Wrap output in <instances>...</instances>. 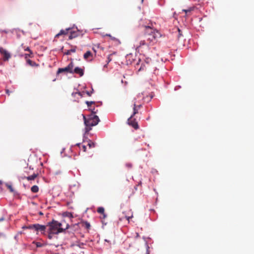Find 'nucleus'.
<instances>
[{
    "mask_svg": "<svg viewBox=\"0 0 254 254\" xmlns=\"http://www.w3.org/2000/svg\"><path fill=\"white\" fill-rule=\"evenodd\" d=\"M69 192V196L70 197H72L74 195V193L72 191H68Z\"/></svg>",
    "mask_w": 254,
    "mask_h": 254,
    "instance_id": "e433bc0d",
    "label": "nucleus"
},
{
    "mask_svg": "<svg viewBox=\"0 0 254 254\" xmlns=\"http://www.w3.org/2000/svg\"><path fill=\"white\" fill-rule=\"evenodd\" d=\"M106 36L109 37L112 40L118 42V44H121V42L118 39L112 36L110 34H107Z\"/></svg>",
    "mask_w": 254,
    "mask_h": 254,
    "instance_id": "a211bd4d",
    "label": "nucleus"
},
{
    "mask_svg": "<svg viewBox=\"0 0 254 254\" xmlns=\"http://www.w3.org/2000/svg\"><path fill=\"white\" fill-rule=\"evenodd\" d=\"M90 110H91V114L95 115L97 113V111H95V108L93 109L90 108Z\"/></svg>",
    "mask_w": 254,
    "mask_h": 254,
    "instance_id": "f704fd0d",
    "label": "nucleus"
},
{
    "mask_svg": "<svg viewBox=\"0 0 254 254\" xmlns=\"http://www.w3.org/2000/svg\"><path fill=\"white\" fill-rule=\"evenodd\" d=\"M82 149L83 150V151L84 152H85L86 151V147L85 145H83L82 146Z\"/></svg>",
    "mask_w": 254,
    "mask_h": 254,
    "instance_id": "4c0bfd02",
    "label": "nucleus"
},
{
    "mask_svg": "<svg viewBox=\"0 0 254 254\" xmlns=\"http://www.w3.org/2000/svg\"><path fill=\"white\" fill-rule=\"evenodd\" d=\"M48 237L49 239H52V238H53V235L54 234H53L52 233H50V231L48 230Z\"/></svg>",
    "mask_w": 254,
    "mask_h": 254,
    "instance_id": "c756f323",
    "label": "nucleus"
},
{
    "mask_svg": "<svg viewBox=\"0 0 254 254\" xmlns=\"http://www.w3.org/2000/svg\"><path fill=\"white\" fill-rule=\"evenodd\" d=\"M0 53L2 56V58L4 61H8L10 58V54L1 47L0 48Z\"/></svg>",
    "mask_w": 254,
    "mask_h": 254,
    "instance_id": "0eeeda50",
    "label": "nucleus"
},
{
    "mask_svg": "<svg viewBox=\"0 0 254 254\" xmlns=\"http://www.w3.org/2000/svg\"><path fill=\"white\" fill-rule=\"evenodd\" d=\"M148 249H149V247L148 245H147V253L146 254H149V252L148 251Z\"/></svg>",
    "mask_w": 254,
    "mask_h": 254,
    "instance_id": "a19ab883",
    "label": "nucleus"
},
{
    "mask_svg": "<svg viewBox=\"0 0 254 254\" xmlns=\"http://www.w3.org/2000/svg\"><path fill=\"white\" fill-rule=\"evenodd\" d=\"M146 64L144 63L141 64L140 67L139 68L138 71L144 70L146 69Z\"/></svg>",
    "mask_w": 254,
    "mask_h": 254,
    "instance_id": "4be33fe9",
    "label": "nucleus"
},
{
    "mask_svg": "<svg viewBox=\"0 0 254 254\" xmlns=\"http://www.w3.org/2000/svg\"><path fill=\"white\" fill-rule=\"evenodd\" d=\"M38 190V187L36 185L33 186L31 189V190Z\"/></svg>",
    "mask_w": 254,
    "mask_h": 254,
    "instance_id": "c85d7f7f",
    "label": "nucleus"
},
{
    "mask_svg": "<svg viewBox=\"0 0 254 254\" xmlns=\"http://www.w3.org/2000/svg\"><path fill=\"white\" fill-rule=\"evenodd\" d=\"M86 93H87V94L88 96H91V95L92 92H91V93H90V92H86Z\"/></svg>",
    "mask_w": 254,
    "mask_h": 254,
    "instance_id": "37998d69",
    "label": "nucleus"
},
{
    "mask_svg": "<svg viewBox=\"0 0 254 254\" xmlns=\"http://www.w3.org/2000/svg\"><path fill=\"white\" fill-rule=\"evenodd\" d=\"M68 33H69V35L68 37V39L69 40H71L73 38H75L79 35V32L78 31H72L70 28V30L68 32Z\"/></svg>",
    "mask_w": 254,
    "mask_h": 254,
    "instance_id": "9d476101",
    "label": "nucleus"
},
{
    "mask_svg": "<svg viewBox=\"0 0 254 254\" xmlns=\"http://www.w3.org/2000/svg\"><path fill=\"white\" fill-rule=\"evenodd\" d=\"M83 57L85 60H87L90 57H92V54L88 51L84 54Z\"/></svg>",
    "mask_w": 254,
    "mask_h": 254,
    "instance_id": "f3484780",
    "label": "nucleus"
},
{
    "mask_svg": "<svg viewBox=\"0 0 254 254\" xmlns=\"http://www.w3.org/2000/svg\"><path fill=\"white\" fill-rule=\"evenodd\" d=\"M37 176V175L36 174H34L31 176H29L27 177V179L28 180H34Z\"/></svg>",
    "mask_w": 254,
    "mask_h": 254,
    "instance_id": "6ab92c4d",
    "label": "nucleus"
},
{
    "mask_svg": "<svg viewBox=\"0 0 254 254\" xmlns=\"http://www.w3.org/2000/svg\"><path fill=\"white\" fill-rule=\"evenodd\" d=\"M33 244H34L36 247L38 248L42 247L43 246V244L40 242H34Z\"/></svg>",
    "mask_w": 254,
    "mask_h": 254,
    "instance_id": "a878e982",
    "label": "nucleus"
},
{
    "mask_svg": "<svg viewBox=\"0 0 254 254\" xmlns=\"http://www.w3.org/2000/svg\"><path fill=\"white\" fill-rule=\"evenodd\" d=\"M177 31L178 32V40H180L182 37H183V36L182 31L179 28H177Z\"/></svg>",
    "mask_w": 254,
    "mask_h": 254,
    "instance_id": "aec40b11",
    "label": "nucleus"
},
{
    "mask_svg": "<svg viewBox=\"0 0 254 254\" xmlns=\"http://www.w3.org/2000/svg\"><path fill=\"white\" fill-rule=\"evenodd\" d=\"M87 145L89 147V148H92L95 147V143L90 140L89 142L88 143Z\"/></svg>",
    "mask_w": 254,
    "mask_h": 254,
    "instance_id": "393cba45",
    "label": "nucleus"
},
{
    "mask_svg": "<svg viewBox=\"0 0 254 254\" xmlns=\"http://www.w3.org/2000/svg\"><path fill=\"white\" fill-rule=\"evenodd\" d=\"M133 114L132 115L130 116V117H133L134 116H135L136 114H138V109L137 108V107H136V102H134V103H133Z\"/></svg>",
    "mask_w": 254,
    "mask_h": 254,
    "instance_id": "dca6fc26",
    "label": "nucleus"
},
{
    "mask_svg": "<svg viewBox=\"0 0 254 254\" xmlns=\"http://www.w3.org/2000/svg\"><path fill=\"white\" fill-rule=\"evenodd\" d=\"M160 37L161 34L157 30L150 26H145L144 38L149 41V43Z\"/></svg>",
    "mask_w": 254,
    "mask_h": 254,
    "instance_id": "7ed1b4c3",
    "label": "nucleus"
},
{
    "mask_svg": "<svg viewBox=\"0 0 254 254\" xmlns=\"http://www.w3.org/2000/svg\"><path fill=\"white\" fill-rule=\"evenodd\" d=\"M136 50L138 52H142L143 49H148L149 47L148 43H147L145 39H141L138 37L136 40Z\"/></svg>",
    "mask_w": 254,
    "mask_h": 254,
    "instance_id": "20e7f679",
    "label": "nucleus"
},
{
    "mask_svg": "<svg viewBox=\"0 0 254 254\" xmlns=\"http://www.w3.org/2000/svg\"><path fill=\"white\" fill-rule=\"evenodd\" d=\"M34 227H35V231L37 232H40L42 234H45L46 229L47 226L42 225L39 224H35Z\"/></svg>",
    "mask_w": 254,
    "mask_h": 254,
    "instance_id": "423d86ee",
    "label": "nucleus"
},
{
    "mask_svg": "<svg viewBox=\"0 0 254 254\" xmlns=\"http://www.w3.org/2000/svg\"><path fill=\"white\" fill-rule=\"evenodd\" d=\"M26 62L30 66H36V67H37L39 66V64H36L35 62L32 61V60H30L29 59H27L26 60Z\"/></svg>",
    "mask_w": 254,
    "mask_h": 254,
    "instance_id": "2eb2a0df",
    "label": "nucleus"
},
{
    "mask_svg": "<svg viewBox=\"0 0 254 254\" xmlns=\"http://www.w3.org/2000/svg\"><path fill=\"white\" fill-rule=\"evenodd\" d=\"M136 107H137V108L139 110L142 107V105L140 104V105H136Z\"/></svg>",
    "mask_w": 254,
    "mask_h": 254,
    "instance_id": "58836bf2",
    "label": "nucleus"
},
{
    "mask_svg": "<svg viewBox=\"0 0 254 254\" xmlns=\"http://www.w3.org/2000/svg\"><path fill=\"white\" fill-rule=\"evenodd\" d=\"M24 51H28L29 53H30V54H33V52L30 50L29 47H28L24 49Z\"/></svg>",
    "mask_w": 254,
    "mask_h": 254,
    "instance_id": "72a5a7b5",
    "label": "nucleus"
},
{
    "mask_svg": "<svg viewBox=\"0 0 254 254\" xmlns=\"http://www.w3.org/2000/svg\"><path fill=\"white\" fill-rule=\"evenodd\" d=\"M76 46H72V48L70 50H65L64 54L66 55H69L71 53H75L76 52Z\"/></svg>",
    "mask_w": 254,
    "mask_h": 254,
    "instance_id": "4468645a",
    "label": "nucleus"
},
{
    "mask_svg": "<svg viewBox=\"0 0 254 254\" xmlns=\"http://www.w3.org/2000/svg\"><path fill=\"white\" fill-rule=\"evenodd\" d=\"M143 0H141V2H143Z\"/></svg>",
    "mask_w": 254,
    "mask_h": 254,
    "instance_id": "3c124183",
    "label": "nucleus"
},
{
    "mask_svg": "<svg viewBox=\"0 0 254 254\" xmlns=\"http://www.w3.org/2000/svg\"><path fill=\"white\" fill-rule=\"evenodd\" d=\"M4 220V218L3 217L0 218V222L3 221Z\"/></svg>",
    "mask_w": 254,
    "mask_h": 254,
    "instance_id": "79ce46f5",
    "label": "nucleus"
},
{
    "mask_svg": "<svg viewBox=\"0 0 254 254\" xmlns=\"http://www.w3.org/2000/svg\"><path fill=\"white\" fill-rule=\"evenodd\" d=\"M82 116L85 126V130L86 133H88L92 129V127L97 125L100 122L99 117L96 115L91 114L87 118L84 115H82Z\"/></svg>",
    "mask_w": 254,
    "mask_h": 254,
    "instance_id": "f257e3e1",
    "label": "nucleus"
},
{
    "mask_svg": "<svg viewBox=\"0 0 254 254\" xmlns=\"http://www.w3.org/2000/svg\"><path fill=\"white\" fill-rule=\"evenodd\" d=\"M131 166V165H128V167H130Z\"/></svg>",
    "mask_w": 254,
    "mask_h": 254,
    "instance_id": "09e8293b",
    "label": "nucleus"
},
{
    "mask_svg": "<svg viewBox=\"0 0 254 254\" xmlns=\"http://www.w3.org/2000/svg\"><path fill=\"white\" fill-rule=\"evenodd\" d=\"M63 225V223H60L57 221L53 220L52 222L48 223L47 226L49 227L48 230L50 231V233L58 234L64 232L65 229H68L69 227V225L66 224L65 228H63L61 227Z\"/></svg>",
    "mask_w": 254,
    "mask_h": 254,
    "instance_id": "f03ea898",
    "label": "nucleus"
},
{
    "mask_svg": "<svg viewBox=\"0 0 254 254\" xmlns=\"http://www.w3.org/2000/svg\"><path fill=\"white\" fill-rule=\"evenodd\" d=\"M76 95H78V96L80 97H82V94L80 92H76L72 93V96L74 97H75Z\"/></svg>",
    "mask_w": 254,
    "mask_h": 254,
    "instance_id": "b1692460",
    "label": "nucleus"
},
{
    "mask_svg": "<svg viewBox=\"0 0 254 254\" xmlns=\"http://www.w3.org/2000/svg\"><path fill=\"white\" fill-rule=\"evenodd\" d=\"M128 124L136 129L138 128V125L135 119H133V117H130L127 120Z\"/></svg>",
    "mask_w": 254,
    "mask_h": 254,
    "instance_id": "6e6552de",
    "label": "nucleus"
},
{
    "mask_svg": "<svg viewBox=\"0 0 254 254\" xmlns=\"http://www.w3.org/2000/svg\"><path fill=\"white\" fill-rule=\"evenodd\" d=\"M97 211L100 214H104V208L102 207H99L98 208Z\"/></svg>",
    "mask_w": 254,
    "mask_h": 254,
    "instance_id": "412c9836",
    "label": "nucleus"
},
{
    "mask_svg": "<svg viewBox=\"0 0 254 254\" xmlns=\"http://www.w3.org/2000/svg\"><path fill=\"white\" fill-rule=\"evenodd\" d=\"M2 236V234H0V237Z\"/></svg>",
    "mask_w": 254,
    "mask_h": 254,
    "instance_id": "8fccbe9b",
    "label": "nucleus"
},
{
    "mask_svg": "<svg viewBox=\"0 0 254 254\" xmlns=\"http://www.w3.org/2000/svg\"><path fill=\"white\" fill-rule=\"evenodd\" d=\"M33 54H30V53H29V54H25L24 55V57H25V59H26V60H27V58L28 57H31L32 56Z\"/></svg>",
    "mask_w": 254,
    "mask_h": 254,
    "instance_id": "7c9ffc66",
    "label": "nucleus"
},
{
    "mask_svg": "<svg viewBox=\"0 0 254 254\" xmlns=\"http://www.w3.org/2000/svg\"><path fill=\"white\" fill-rule=\"evenodd\" d=\"M151 60L150 59L147 58L144 63L145 64H146V65H148L151 62Z\"/></svg>",
    "mask_w": 254,
    "mask_h": 254,
    "instance_id": "cd10ccee",
    "label": "nucleus"
},
{
    "mask_svg": "<svg viewBox=\"0 0 254 254\" xmlns=\"http://www.w3.org/2000/svg\"><path fill=\"white\" fill-rule=\"evenodd\" d=\"M26 227H27V226H23L22 229H27Z\"/></svg>",
    "mask_w": 254,
    "mask_h": 254,
    "instance_id": "a18cd8bd",
    "label": "nucleus"
},
{
    "mask_svg": "<svg viewBox=\"0 0 254 254\" xmlns=\"http://www.w3.org/2000/svg\"><path fill=\"white\" fill-rule=\"evenodd\" d=\"M73 64L72 62H70L69 64L64 68H60L58 69L57 71V73H60L63 72H66L70 73H73Z\"/></svg>",
    "mask_w": 254,
    "mask_h": 254,
    "instance_id": "39448f33",
    "label": "nucleus"
},
{
    "mask_svg": "<svg viewBox=\"0 0 254 254\" xmlns=\"http://www.w3.org/2000/svg\"><path fill=\"white\" fill-rule=\"evenodd\" d=\"M142 95V93L141 94H139L138 95H137V97H141V95Z\"/></svg>",
    "mask_w": 254,
    "mask_h": 254,
    "instance_id": "c03bdc74",
    "label": "nucleus"
},
{
    "mask_svg": "<svg viewBox=\"0 0 254 254\" xmlns=\"http://www.w3.org/2000/svg\"><path fill=\"white\" fill-rule=\"evenodd\" d=\"M86 104L88 107H91V105L95 103V102L93 101H86Z\"/></svg>",
    "mask_w": 254,
    "mask_h": 254,
    "instance_id": "bb28decb",
    "label": "nucleus"
},
{
    "mask_svg": "<svg viewBox=\"0 0 254 254\" xmlns=\"http://www.w3.org/2000/svg\"><path fill=\"white\" fill-rule=\"evenodd\" d=\"M111 55H109L108 57V62H107V64H108L109 63H110L111 60H112V59L111 58Z\"/></svg>",
    "mask_w": 254,
    "mask_h": 254,
    "instance_id": "c9c22d12",
    "label": "nucleus"
},
{
    "mask_svg": "<svg viewBox=\"0 0 254 254\" xmlns=\"http://www.w3.org/2000/svg\"><path fill=\"white\" fill-rule=\"evenodd\" d=\"M73 73L78 74L80 76H82L84 74L83 69L79 67H76L74 70H73Z\"/></svg>",
    "mask_w": 254,
    "mask_h": 254,
    "instance_id": "ddd939ff",
    "label": "nucleus"
},
{
    "mask_svg": "<svg viewBox=\"0 0 254 254\" xmlns=\"http://www.w3.org/2000/svg\"><path fill=\"white\" fill-rule=\"evenodd\" d=\"M76 145H78V146H79L80 145V143H77Z\"/></svg>",
    "mask_w": 254,
    "mask_h": 254,
    "instance_id": "de8ad7c7",
    "label": "nucleus"
},
{
    "mask_svg": "<svg viewBox=\"0 0 254 254\" xmlns=\"http://www.w3.org/2000/svg\"><path fill=\"white\" fill-rule=\"evenodd\" d=\"M123 213L125 214V217L128 221H129V219L133 217V213L131 209L124 212Z\"/></svg>",
    "mask_w": 254,
    "mask_h": 254,
    "instance_id": "9b49d317",
    "label": "nucleus"
},
{
    "mask_svg": "<svg viewBox=\"0 0 254 254\" xmlns=\"http://www.w3.org/2000/svg\"><path fill=\"white\" fill-rule=\"evenodd\" d=\"M192 10V8H190L189 9H187V10L186 9H183V11L185 12L186 13H187L188 12H190Z\"/></svg>",
    "mask_w": 254,
    "mask_h": 254,
    "instance_id": "473e14b6",
    "label": "nucleus"
},
{
    "mask_svg": "<svg viewBox=\"0 0 254 254\" xmlns=\"http://www.w3.org/2000/svg\"><path fill=\"white\" fill-rule=\"evenodd\" d=\"M83 226L87 229H89L90 228V224L88 222H85L83 223Z\"/></svg>",
    "mask_w": 254,
    "mask_h": 254,
    "instance_id": "5701e85b",
    "label": "nucleus"
},
{
    "mask_svg": "<svg viewBox=\"0 0 254 254\" xmlns=\"http://www.w3.org/2000/svg\"><path fill=\"white\" fill-rule=\"evenodd\" d=\"M0 189L1 190L8 189L9 190H13L11 184L3 183L0 181Z\"/></svg>",
    "mask_w": 254,
    "mask_h": 254,
    "instance_id": "1a4fd4ad",
    "label": "nucleus"
},
{
    "mask_svg": "<svg viewBox=\"0 0 254 254\" xmlns=\"http://www.w3.org/2000/svg\"><path fill=\"white\" fill-rule=\"evenodd\" d=\"M70 203V202H67V205H68L69 204V203Z\"/></svg>",
    "mask_w": 254,
    "mask_h": 254,
    "instance_id": "49530a36",
    "label": "nucleus"
},
{
    "mask_svg": "<svg viewBox=\"0 0 254 254\" xmlns=\"http://www.w3.org/2000/svg\"><path fill=\"white\" fill-rule=\"evenodd\" d=\"M152 172L153 173H157L158 172V171L156 169H154L152 170Z\"/></svg>",
    "mask_w": 254,
    "mask_h": 254,
    "instance_id": "ea45409f",
    "label": "nucleus"
},
{
    "mask_svg": "<svg viewBox=\"0 0 254 254\" xmlns=\"http://www.w3.org/2000/svg\"><path fill=\"white\" fill-rule=\"evenodd\" d=\"M34 226H35V224L27 226V227H26V228L29 229H34L35 230V227H34Z\"/></svg>",
    "mask_w": 254,
    "mask_h": 254,
    "instance_id": "2f4dec72",
    "label": "nucleus"
},
{
    "mask_svg": "<svg viewBox=\"0 0 254 254\" xmlns=\"http://www.w3.org/2000/svg\"><path fill=\"white\" fill-rule=\"evenodd\" d=\"M70 28H66L65 30H61L60 32L55 36V38H59L62 35H66L68 34Z\"/></svg>",
    "mask_w": 254,
    "mask_h": 254,
    "instance_id": "f8f14e48",
    "label": "nucleus"
}]
</instances>
